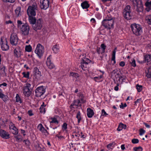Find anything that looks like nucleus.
Segmentation results:
<instances>
[{
	"mask_svg": "<svg viewBox=\"0 0 151 151\" xmlns=\"http://www.w3.org/2000/svg\"><path fill=\"white\" fill-rule=\"evenodd\" d=\"M35 52L39 58H40L44 52V47L40 44H38L35 50Z\"/></svg>",
	"mask_w": 151,
	"mask_h": 151,
	"instance_id": "423d86ee",
	"label": "nucleus"
},
{
	"mask_svg": "<svg viewBox=\"0 0 151 151\" xmlns=\"http://www.w3.org/2000/svg\"><path fill=\"white\" fill-rule=\"evenodd\" d=\"M15 0H3L4 2H9L11 3L14 2Z\"/></svg>",
	"mask_w": 151,
	"mask_h": 151,
	"instance_id": "e2e57ef3",
	"label": "nucleus"
},
{
	"mask_svg": "<svg viewBox=\"0 0 151 151\" xmlns=\"http://www.w3.org/2000/svg\"><path fill=\"white\" fill-rule=\"evenodd\" d=\"M43 22L42 19H39L37 20L36 22L32 25L33 29L35 31L40 29L42 27Z\"/></svg>",
	"mask_w": 151,
	"mask_h": 151,
	"instance_id": "6e6552de",
	"label": "nucleus"
},
{
	"mask_svg": "<svg viewBox=\"0 0 151 151\" xmlns=\"http://www.w3.org/2000/svg\"><path fill=\"white\" fill-rule=\"evenodd\" d=\"M126 127V125L125 124L122 123H120L117 129V130L120 131L122 130L123 129H125Z\"/></svg>",
	"mask_w": 151,
	"mask_h": 151,
	"instance_id": "a878e982",
	"label": "nucleus"
},
{
	"mask_svg": "<svg viewBox=\"0 0 151 151\" xmlns=\"http://www.w3.org/2000/svg\"><path fill=\"white\" fill-rule=\"evenodd\" d=\"M21 7H17L15 10V14L17 17H19L21 15L20 13Z\"/></svg>",
	"mask_w": 151,
	"mask_h": 151,
	"instance_id": "cd10ccee",
	"label": "nucleus"
},
{
	"mask_svg": "<svg viewBox=\"0 0 151 151\" xmlns=\"http://www.w3.org/2000/svg\"><path fill=\"white\" fill-rule=\"evenodd\" d=\"M0 44L2 50L4 51H6L9 49V47L7 44V39L3 37L1 38Z\"/></svg>",
	"mask_w": 151,
	"mask_h": 151,
	"instance_id": "39448f33",
	"label": "nucleus"
},
{
	"mask_svg": "<svg viewBox=\"0 0 151 151\" xmlns=\"http://www.w3.org/2000/svg\"><path fill=\"white\" fill-rule=\"evenodd\" d=\"M130 27L133 33L136 36H140L142 32V27L139 24L135 23L132 24Z\"/></svg>",
	"mask_w": 151,
	"mask_h": 151,
	"instance_id": "f03ea898",
	"label": "nucleus"
},
{
	"mask_svg": "<svg viewBox=\"0 0 151 151\" xmlns=\"http://www.w3.org/2000/svg\"><path fill=\"white\" fill-rule=\"evenodd\" d=\"M12 129L14 130V132H12L13 134L15 135H17L18 133V130L14 124H13V128Z\"/></svg>",
	"mask_w": 151,
	"mask_h": 151,
	"instance_id": "c9c22d12",
	"label": "nucleus"
},
{
	"mask_svg": "<svg viewBox=\"0 0 151 151\" xmlns=\"http://www.w3.org/2000/svg\"><path fill=\"white\" fill-rule=\"evenodd\" d=\"M125 63L124 61H122L120 62L119 65L120 66L123 67L125 65Z\"/></svg>",
	"mask_w": 151,
	"mask_h": 151,
	"instance_id": "0e129e2a",
	"label": "nucleus"
},
{
	"mask_svg": "<svg viewBox=\"0 0 151 151\" xmlns=\"http://www.w3.org/2000/svg\"><path fill=\"white\" fill-rule=\"evenodd\" d=\"M123 16L127 20H130L132 18V15L131 12H123Z\"/></svg>",
	"mask_w": 151,
	"mask_h": 151,
	"instance_id": "6ab92c4d",
	"label": "nucleus"
},
{
	"mask_svg": "<svg viewBox=\"0 0 151 151\" xmlns=\"http://www.w3.org/2000/svg\"><path fill=\"white\" fill-rule=\"evenodd\" d=\"M97 52L99 54H102L104 53H102V50L100 47L97 48Z\"/></svg>",
	"mask_w": 151,
	"mask_h": 151,
	"instance_id": "bf43d9fd",
	"label": "nucleus"
},
{
	"mask_svg": "<svg viewBox=\"0 0 151 151\" xmlns=\"http://www.w3.org/2000/svg\"><path fill=\"white\" fill-rule=\"evenodd\" d=\"M87 114L88 118H91L94 115V112L92 109L88 108L87 110Z\"/></svg>",
	"mask_w": 151,
	"mask_h": 151,
	"instance_id": "412c9836",
	"label": "nucleus"
},
{
	"mask_svg": "<svg viewBox=\"0 0 151 151\" xmlns=\"http://www.w3.org/2000/svg\"><path fill=\"white\" fill-rule=\"evenodd\" d=\"M131 65L134 67L136 66V62L135 60L134 59L131 63Z\"/></svg>",
	"mask_w": 151,
	"mask_h": 151,
	"instance_id": "4d7b16f0",
	"label": "nucleus"
},
{
	"mask_svg": "<svg viewBox=\"0 0 151 151\" xmlns=\"http://www.w3.org/2000/svg\"><path fill=\"white\" fill-rule=\"evenodd\" d=\"M33 16H29V21L30 24L32 26V25L35 24L37 21L35 17H34Z\"/></svg>",
	"mask_w": 151,
	"mask_h": 151,
	"instance_id": "4be33fe9",
	"label": "nucleus"
},
{
	"mask_svg": "<svg viewBox=\"0 0 151 151\" xmlns=\"http://www.w3.org/2000/svg\"><path fill=\"white\" fill-rule=\"evenodd\" d=\"M38 129L42 133L45 134L47 133V134H49L48 132L45 129V128L42 126L41 124H40L38 126Z\"/></svg>",
	"mask_w": 151,
	"mask_h": 151,
	"instance_id": "aec40b11",
	"label": "nucleus"
},
{
	"mask_svg": "<svg viewBox=\"0 0 151 151\" xmlns=\"http://www.w3.org/2000/svg\"><path fill=\"white\" fill-rule=\"evenodd\" d=\"M41 9H46L49 6V1L48 0H40Z\"/></svg>",
	"mask_w": 151,
	"mask_h": 151,
	"instance_id": "ddd939ff",
	"label": "nucleus"
},
{
	"mask_svg": "<svg viewBox=\"0 0 151 151\" xmlns=\"http://www.w3.org/2000/svg\"><path fill=\"white\" fill-rule=\"evenodd\" d=\"M38 6L36 3H33L32 6H29L27 10V13L29 16H34L36 14V11L38 10Z\"/></svg>",
	"mask_w": 151,
	"mask_h": 151,
	"instance_id": "7ed1b4c3",
	"label": "nucleus"
},
{
	"mask_svg": "<svg viewBox=\"0 0 151 151\" xmlns=\"http://www.w3.org/2000/svg\"><path fill=\"white\" fill-rule=\"evenodd\" d=\"M31 86V84L28 83H27L23 87V93L25 96L28 97L30 96L32 90L30 87Z\"/></svg>",
	"mask_w": 151,
	"mask_h": 151,
	"instance_id": "20e7f679",
	"label": "nucleus"
},
{
	"mask_svg": "<svg viewBox=\"0 0 151 151\" xmlns=\"http://www.w3.org/2000/svg\"><path fill=\"white\" fill-rule=\"evenodd\" d=\"M23 142L25 143V144L27 145H28L30 144L29 141L27 140H24L23 141Z\"/></svg>",
	"mask_w": 151,
	"mask_h": 151,
	"instance_id": "6e6d98bb",
	"label": "nucleus"
},
{
	"mask_svg": "<svg viewBox=\"0 0 151 151\" xmlns=\"http://www.w3.org/2000/svg\"><path fill=\"white\" fill-rule=\"evenodd\" d=\"M133 149L134 151H142V148L141 147H134Z\"/></svg>",
	"mask_w": 151,
	"mask_h": 151,
	"instance_id": "a18cd8bd",
	"label": "nucleus"
},
{
	"mask_svg": "<svg viewBox=\"0 0 151 151\" xmlns=\"http://www.w3.org/2000/svg\"><path fill=\"white\" fill-rule=\"evenodd\" d=\"M14 137L16 138V141L18 142H20L22 140V139L21 137H19V136H15Z\"/></svg>",
	"mask_w": 151,
	"mask_h": 151,
	"instance_id": "de8ad7c7",
	"label": "nucleus"
},
{
	"mask_svg": "<svg viewBox=\"0 0 151 151\" xmlns=\"http://www.w3.org/2000/svg\"><path fill=\"white\" fill-rule=\"evenodd\" d=\"M114 20L111 17H107L102 22V24L105 28L110 29L113 28Z\"/></svg>",
	"mask_w": 151,
	"mask_h": 151,
	"instance_id": "f257e3e1",
	"label": "nucleus"
},
{
	"mask_svg": "<svg viewBox=\"0 0 151 151\" xmlns=\"http://www.w3.org/2000/svg\"><path fill=\"white\" fill-rule=\"evenodd\" d=\"M139 142V140L137 139H133L132 140V142L133 144L137 143Z\"/></svg>",
	"mask_w": 151,
	"mask_h": 151,
	"instance_id": "864d4df0",
	"label": "nucleus"
},
{
	"mask_svg": "<svg viewBox=\"0 0 151 151\" xmlns=\"http://www.w3.org/2000/svg\"><path fill=\"white\" fill-rule=\"evenodd\" d=\"M117 70L116 69L114 70L111 72L112 75H115L116 73V74L117 73Z\"/></svg>",
	"mask_w": 151,
	"mask_h": 151,
	"instance_id": "69168bd1",
	"label": "nucleus"
},
{
	"mask_svg": "<svg viewBox=\"0 0 151 151\" xmlns=\"http://www.w3.org/2000/svg\"><path fill=\"white\" fill-rule=\"evenodd\" d=\"M62 129H63L64 130H65L67 128V124L66 123H63L62 126Z\"/></svg>",
	"mask_w": 151,
	"mask_h": 151,
	"instance_id": "13d9d810",
	"label": "nucleus"
},
{
	"mask_svg": "<svg viewBox=\"0 0 151 151\" xmlns=\"http://www.w3.org/2000/svg\"><path fill=\"white\" fill-rule=\"evenodd\" d=\"M146 76L148 78H151V68H149L146 71Z\"/></svg>",
	"mask_w": 151,
	"mask_h": 151,
	"instance_id": "c85d7f7f",
	"label": "nucleus"
},
{
	"mask_svg": "<svg viewBox=\"0 0 151 151\" xmlns=\"http://www.w3.org/2000/svg\"><path fill=\"white\" fill-rule=\"evenodd\" d=\"M145 19L147 21L148 24L151 25V15L146 16L145 17Z\"/></svg>",
	"mask_w": 151,
	"mask_h": 151,
	"instance_id": "2f4dec72",
	"label": "nucleus"
},
{
	"mask_svg": "<svg viewBox=\"0 0 151 151\" xmlns=\"http://www.w3.org/2000/svg\"><path fill=\"white\" fill-rule=\"evenodd\" d=\"M81 6L83 9H87L90 6L88 1H86L81 3Z\"/></svg>",
	"mask_w": 151,
	"mask_h": 151,
	"instance_id": "5701e85b",
	"label": "nucleus"
},
{
	"mask_svg": "<svg viewBox=\"0 0 151 151\" xmlns=\"http://www.w3.org/2000/svg\"><path fill=\"white\" fill-rule=\"evenodd\" d=\"M78 95L79 96V97L81 99V102L83 103H84L85 102L84 101L83 99V94L81 93H80L79 94L78 93Z\"/></svg>",
	"mask_w": 151,
	"mask_h": 151,
	"instance_id": "09e8293b",
	"label": "nucleus"
},
{
	"mask_svg": "<svg viewBox=\"0 0 151 151\" xmlns=\"http://www.w3.org/2000/svg\"><path fill=\"white\" fill-rule=\"evenodd\" d=\"M56 136L60 140L62 139H63L65 138V137L64 136H60L59 134L57 135Z\"/></svg>",
	"mask_w": 151,
	"mask_h": 151,
	"instance_id": "680f3d73",
	"label": "nucleus"
},
{
	"mask_svg": "<svg viewBox=\"0 0 151 151\" xmlns=\"http://www.w3.org/2000/svg\"><path fill=\"white\" fill-rule=\"evenodd\" d=\"M145 6H146V10L149 12L151 10V2L147 1L145 3Z\"/></svg>",
	"mask_w": 151,
	"mask_h": 151,
	"instance_id": "393cba45",
	"label": "nucleus"
},
{
	"mask_svg": "<svg viewBox=\"0 0 151 151\" xmlns=\"http://www.w3.org/2000/svg\"><path fill=\"white\" fill-rule=\"evenodd\" d=\"M5 69V67L4 66L2 65L0 66V75L1 76L4 77L6 76Z\"/></svg>",
	"mask_w": 151,
	"mask_h": 151,
	"instance_id": "a211bd4d",
	"label": "nucleus"
},
{
	"mask_svg": "<svg viewBox=\"0 0 151 151\" xmlns=\"http://www.w3.org/2000/svg\"><path fill=\"white\" fill-rule=\"evenodd\" d=\"M127 106V104L124 103V104H123L122 103H121V104L119 105V107L120 108L123 109L124 107H126Z\"/></svg>",
	"mask_w": 151,
	"mask_h": 151,
	"instance_id": "5fc2aeb1",
	"label": "nucleus"
},
{
	"mask_svg": "<svg viewBox=\"0 0 151 151\" xmlns=\"http://www.w3.org/2000/svg\"><path fill=\"white\" fill-rule=\"evenodd\" d=\"M28 115L30 116H32L33 115V114L32 113V112L31 110L29 111H28Z\"/></svg>",
	"mask_w": 151,
	"mask_h": 151,
	"instance_id": "774afa93",
	"label": "nucleus"
},
{
	"mask_svg": "<svg viewBox=\"0 0 151 151\" xmlns=\"http://www.w3.org/2000/svg\"><path fill=\"white\" fill-rule=\"evenodd\" d=\"M14 56L17 58H20L21 55H23L22 49L19 47L16 48L14 50Z\"/></svg>",
	"mask_w": 151,
	"mask_h": 151,
	"instance_id": "4468645a",
	"label": "nucleus"
},
{
	"mask_svg": "<svg viewBox=\"0 0 151 151\" xmlns=\"http://www.w3.org/2000/svg\"><path fill=\"white\" fill-rule=\"evenodd\" d=\"M52 49L54 52L55 53H56L59 51V47L57 45H55L53 46Z\"/></svg>",
	"mask_w": 151,
	"mask_h": 151,
	"instance_id": "c756f323",
	"label": "nucleus"
},
{
	"mask_svg": "<svg viewBox=\"0 0 151 151\" xmlns=\"http://www.w3.org/2000/svg\"><path fill=\"white\" fill-rule=\"evenodd\" d=\"M116 50V47L115 48L114 50L112 52V54L111 57V60L114 61V64H115L116 63V61H115V54L116 51L115 50Z\"/></svg>",
	"mask_w": 151,
	"mask_h": 151,
	"instance_id": "bb28decb",
	"label": "nucleus"
},
{
	"mask_svg": "<svg viewBox=\"0 0 151 151\" xmlns=\"http://www.w3.org/2000/svg\"><path fill=\"white\" fill-rule=\"evenodd\" d=\"M32 47L30 45L26 46L25 47V50L27 52H31L32 50Z\"/></svg>",
	"mask_w": 151,
	"mask_h": 151,
	"instance_id": "37998d69",
	"label": "nucleus"
},
{
	"mask_svg": "<svg viewBox=\"0 0 151 151\" xmlns=\"http://www.w3.org/2000/svg\"><path fill=\"white\" fill-rule=\"evenodd\" d=\"M45 92V88L43 86L37 87L35 91V96L37 97L41 96Z\"/></svg>",
	"mask_w": 151,
	"mask_h": 151,
	"instance_id": "9b49d317",
	"label": "nucleus"
},
{
	"mask_svg": "<svg viewBox=\"0 0 151 151\" xmlns=\"http://www.w3.org/2000/svg\"><path fill=\"white\" fill-rule=\"evenodd\" d=\"M133 3L134 2L136 3V6L137 7L136 11L138 12H142L143 11V6L141 0H130Z\"/></svg>",
	"mask_w": 151,
	"mask_h": 151,
	"instance_id": "1a4fd4ad",
	"label": "nucleus"
},
{
	"mask_svg": "<svg viewBox=\"0 0 151 151\" xmlns=\"http://www.w3.org/2000/svg\"><path fill=\"white\" fill-rule=\"evenodd\" d=\"M102 112V115L103 116H106L107 115H108V114H107L106 112L105 111L104 109H103L101 111Z\"/></svg>",
	"mask_w": 151,
	"mask_h": 151,
	"instance_id": "052dcab7",
	"label": "nucleus"
},
{
	"mask_svg": "<svg viewBox=\"0 0 151 151\" xmlns=\"http://www.w3.org/2000/svg\"><path fill=\"white\" fill-rule=\"evenodd\" d=\"M76 118L78 119V124L79 123L82 119L81 115V113L80 111H78L77 113L76 116Z\"/></svg>",
	"mask_w": 151,
	"mask_h": 151,
	"instance_id": "473e14b6",
	"label": "nucleus"
},
{
	"mask_svg": "<svg viewBox=\"0 0 151 151\" xmlns=\"http://www.w3.org/2000/svg\"><path fill=\"white\" fill-rule=\"evenodd\" d=\"M35 74L37 77H39L41 76V72L37 67L35 68L34 69Z\"/></svg>",
	"mask_w": 151,
	"mask_h": 151,
	"instance_id": "b1692460",
	"label": "nucleus"
},
{
	"mask_svg": "<svg viewBox=\"0 0 151 151\" xmlns=\"http://www.w3.org/2000/svg\"><path fill=\"white\" fill-rule=\"evenodd\" d=\"M22 34L24 35H27L29 34V27L27 23L23 24L20 28Z\"/></svg>",
	"mask_w": 151,
	"mask_h": 151,
	"instance_id": "0eeeda50",
	"label": "nucleus"
},
{
	"mask_svg": "<svg viewBox=\"0 0 151 151\" xmlns=\"http://www.w3.org/2000/svg\"><path fill=\"white\" fill-rule=\"evenodd\" d=\"M91 62V61L88 58H85L84 59H82L81 62V67L82 69L83 70H85L87 68V65Z\"/></svg>",
	"mask_w": 151,
	"mask_h": 151,
	"instance_id": "f8f14e48",
	"label": "nucleus"
},
{
	"mask_svg": "<svg viewBox=\"0 0 151 151\" xmlns=\"http://www.w3.org/2000/svg\"><path fill=\"white\" fill-rule=\"evenodd\" d=\"M70 76H72L76 78H77L79 77V75L78 74L73 72H70Z\"/></svg>",
	"mask_w": 151,
	"mask_h": 151,
	"instance_id": "e433bc0d",
	"label": "nucleus"
},
{
	"mask_svg": "<svg viewBox=\"0 0 151 151\" xmlns=\"http://www.w3.org/2000/svg\"><path fill=\"white\" fill-rule=\"evenodd\" d=\"M136 88L137 91L139 92L141 91L142 89V86L139 85L138 84L136 85Z\"/></svg>",
	"mask_w": 151,
	"mask_h": 151,
	"instance_id": "a19ab883",
	"label": "nucleus"
},
{
	"mask_svg": "<svg viewBox=\"0 0 151 151\" xmlns=\"http://www.w3.org/2000/svg\"><path fill=\"white\" fill-rule=\"evenodd\" d=\"M23 77L25 78H29V72H27V73L25 72H23L22 73Z\"/></svg>",
	"mask_w": 151,
	"mask_h": 151,
	"instance_id": "c03bdc74",
	"label": "nucleus"
},
{
	"mask_svg": "<svg viewBox=\"0 0 151 151\" xmlns=\"http://www.w3.org/2000/svg\"><path fill=\"white\" fill-rule=\"evenodd\" d=\"M114 142L109 143L107 145V147L108 149L111 148V147H113L114 146Z\"/></svg>",
	"mask_w": 151,
	"mask_h": 151,
	"instance_id": "3c124183",
	"label": "nucleus"
},
{
	"mask_svg": "<svg viewBox=\"0 0 151 151\" xmlns=\"http://www.w3.org/2000/svg\"><path fill=\"white\" fill-rule=\"evenodd\" d=\"M80 103V101L79 100H74L73 101V104H72L70 105V106L72 108H74V107H73V106L75 105L76 106H78Z\"/></svg>",
	"mask_w": 151,
	"mask_h": 151,
	"instance_id": "7c9ffc66",
	"label": "nucleus"
},
{
	"mask_svg": "<svg viewBox=\"0 0 151 151\" xmlns=\"http://www.w3.org/2000/svg\"><path fill=\"white\" fill-rule=\"evenodd\" d=\"M16 101L17 102H19L20 103H22V101L21 98L20 97L18 94H17L16 96Z\"/></svg>",
	"mask_w": 151,
	"mask_h": 151,
	"instance_id": "58836bf2",
	"label": "nucleus"
},
{
	"mask_svg": "<svg viewBox=\"0 0 151 151\" xmlns=\"http://www.w3.org/2000/svg\"><path fill=\"white\" fill-rule=\"evenodd\" d=\"M79 135L81 136V137L83 138H85L86 137V136L83 134L82 132H81L80 133V134H79Z\"/></svg>",
	"mask_w": 151,
	"mask_h": 151,
	"instance_id": "338daca9",
	"label": "nucleus"
},
{
	"mask_svg": "<svg viewBox=\"0 0 151 151\" xmlns=\"http://www.w3.org/2000/svg\"><path fill=\"white\" fill-rule=\"evenodd\" d=\"M102 75H101L100 76L98 77H95L93 78L94 80L96 81L97 82H100V79L102 78Z\"/></svg>",
	"mask_w": 151,
	"mask_h": 151,
	"instance_id": "79ce46f5",
	"label": "nucleus"
},
{
	"mask_svg": "<svg viewBox=\"0 0 151 151\" xmlns=\"http://www.w3.org/2000/svg\"><path fill=\"white\" fill-rule=\"evenodd\" d=\"M44 102L43 103V104L41 105L40 107V111L41 113H45V106L44 105Z\"/></svg>",
	"mask_w": 151,
	"mask_h": 151,
	"instance_id": "72a5a7b5",
	"label": "nucleus"
},
{
	"mask_svg": "<svg viewBox=\"0 0 151 151\" xmlns=\"http://www.w3.org/2000/svg\"><path fill=\"white\" fill-rule=\"evenodd\" d=\"M19 40V38L16 34L12 33L11 35L10 41L12 45L14 46L17 45L18 44Z\"/></svg>",
	"mask_w": 151,
	"mask_h": 151,
	"instance_id": "9d476101",
	"label": "nucleus"
},
{
	"mask_svg": "<svg viewBox=\"0 0 151 151\" xmlns=\"http://www.w3.org/2000/svg\"><path fill=\"white\" fill-rule=\"evenodd\" d=\"M101 49L102 50V53H104L105 52V50L106 49V46L104 44H102L101 45Z\"/></svg>",
	"mask_w": 151,
	"mask_h": 151,
	"instance_id": "ea45409f",
	"label": "nucleus"
},
{
	"mask_svg": "<svg viewBox=\"0 0 151 151\" xmlns=\"http://www.w3.org/2000/svg\"><path fill=\"white\" fill-rule=\"evenodd\" d=\"M51 119L52 121L50 122V125H51V124L52 123H55L56 124H58L59 123L58 121L57 120L56 118H51Z\"/></svg>",
	"mask_w": 151,
	"mask_h": 151,
	"instance_id": "f704fd0d",
	"label": "nucleus"
},
{
	"mask_svg": "<svg viewBox=\"0 0 151 151\" xmlns=\"http://www.w3.org/2000/svg\"><path fill=\"white\" fill-rule=\"evenodd\" d=\"M0 136L3 138L8 139L9 138V134L5 130L0 129Z\"/></svg>",
	"mask_w": 151,
	"mask_h": 151,
	"instance_id": "f3484780",
	"label": "nucleus"
},
{
	"mask_svg": "<svg viewBox=\"0 0 151 151\" xmlns=\"http://www.w3.org/2000/svg\"><path fill=\"white\" fill-rule=\"evenodd\" d=\"M17 27L19 28H21V27L22 25L23 24L21 21L20 20H18L17 21Z\"/></svg>",
	"mask_w": 151,
	"mask_h": 151,
	"instance_id": "49530a36",
	"label": "nucleus"
},
{
	"mask_svg": "<svg viewBox=\"0 0 151 151\" xmlns=\"http://www.w3.org/2000/svg\"><path fill=\"white\" fill-rule=\"evenodd\" d=\"M123 12H131V7L128 5H127L124 8Z\"/></svg>",
	"mask_w": 151,
	"mask_h": 151,
	"instance_id": "4c0bfd02",
	"label": "nucleus"
},
{
	"mask_svg": "<svg viewBox=\"0 0 151 151\" xmlns=\"http://www.w3.org/2000/svg\"><path fill=\"white\" fill-rule=\"evenodd\" d=\"M139 134L140 135H142L145 132V130H144L142 129H141L139 130Z\"/></svg>",
	"mask_w": 151,
	"mask_h": 151,
	"instance_id": "8fccbe9b",
	"label": "nucleus"
},
{
	"mask_svg": "<svg viewBox=\"0 0 151 151\" xmlns=\"http://www.w3.org/2000/svg\"><path fill=\"white\" fill-rule=\"evenodd\" d=\"M52 58L51 55H50L47 58L46 64L47 66L50 69H52L54 68L55 66L54 64L51 62L50 59Z\"/></svg>",
	"mask_w": 151,
	"mask_h": 151,
	"instance_id": "2eb2a0df",
	"label": "nucleus"
},
{
	"mask_svg": "<svg viewBox=\"0 0 151 151\" xmlns=\"http://www.w3.org/2000/svg\"><path fill=\"white\" fill-rule=\"evenodd\" d=\"M143 63L146 62L147 65L151 64V54H146L144 55Z\"/></svg>",
	"mask_w": 151,
	"mask_h": 151,
	"instance_id": "dca6fc26",
	"label": "nucleus"
},
{
	"mask_svg": "<svg viewBox=\"0 0 151 151\" xmlns=\"http://www.w3.org/2000/svg\"><path fill=\"white\" fill-rule=\"evenodd\" d=\"M119 74L118 73H117L116 75L115 76L116 78H117V77L119 78V81H120V79H122V81H123V80L124 79L122 76H119Z\"/></svg>",
	"mask_w": 151,
	"mask_h": 151,
	"instance_id": "603ef678",
	"label": "nucleus"
}]
</instances>
